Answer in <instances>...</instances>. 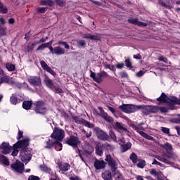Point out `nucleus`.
<instances>
[{
	"mask_svg": "<svg viewBox=\"0 0 180 180\" xmlns=\"http://www.w3.org/2000/svg\"><path fill=\"white\" fill-rule=\"evenodd\" d=\"M120 75L122 78H128L129 75L126 73V72H122L120 73Z\"/></svg>",
	"mask_w": 180,
	"mask_h": 180,
	"instance_id": "052dcab7",
	"label": "nucleus"
},
{
	"mask_svg": "<svg viewBox=\"0 0 180 180\" xmlns=\"http://www.w3.org/2000/svg\"><path fill=\"white\" fill-rule=\"evenodd\" d=\"M58 168L60 169V171L67 172V171H69L70 168H71V166L68 163H59Z\"/></svg>",
	"mask_w": 180,
	"mask_h": 180,
	"instance_id": "412c9836",
	"label": "nucleus"
},
{
	"mask_svg": "<svg viewBox=\"0 0 180 180\" xmlns=\"http://www.w3.org/2000/svg\"><path fill=\"white\" fill-rule=\"evenodd\" d=\"M146 167V161L142 160L137 164L138 168H144Z\"/></svg>",
	"mask_w": 180,
	"mask_h": 180,
	"instance_id": "09e8293b",
	"label": "nucleus"
},
{
	"mask_svg": "<svg viewBox=\"0 0 180 180\" xmlns=\"http://www.w3.org/2000/svg\"><path fill=\"white\" fill-rule=\"evenodd\" d=\"M126 67L127 68H131V61L130 60V58H127L124 61Z\"/></svg>",
	"mask_w": 180,
	"mask_h": 180,
	"instance_id": "49530a36",
	"label": "nucleus"
},
{
	"mask_svg": "<svg viewBox=\"0 0 180 180\" xmlns=\"http://www.w3.org/2000/svg\"><path fill=\"white\" fill-rule=\"evenodd\" d=\"M94 148L92 146H88L87 148L84 149V151L86 154H88V155H91L94 153Z\"/></svg>",
	"mask_w": 180,
	"mask_h": 180,
	"instance_id": "473e14b6",
	"label": "nucleus"
},
{
	"mask_svg": "<svg viewBox=\"0 0 180 180\" xmlns=\"http://www.w3.org/2000/svg\"><path fill=\"white\" fill-rule=\"evenodd\" d=\"M132 127H133L134 130H136L139 134H140V131H140V130H146V129L144 127H141V125H139V126L133 125Z\"/></svg>",
	"mask_w": 180,
	"mask_h": 180,
	"instance_id": "58836bf2",
	"label": "nucleus"
},
{
	"mask_svg": "<svg viewBox=\"0 0 180 180\" xmlns=\"http://www.w3.org/2000/svg\"><path fill=\"white\" fill-rule=\"evenodd\" d=\"M146 110L150 113H158V112H160V108L155 105H148L146 107Z\"/></svg>",
	"mask_w": 180,
	"mask_h": 180,
	"instance_id": "4be33fe9",
	"label": "nucleus"
},
{
	"mask_svg": "<svg viewBox=\"0 0 180 180\" xmlns=\"http://www.w3.org/2000/svg\"><path fill=\"white\" fill-rule=\"evenodd\" d=\"M113 177L115 180H124V177H123V175L119 171H114Z\"/></svg>",
	"mask_w": 180,
	"mask_h": 180,
	"instance_id": "bb28decb",
	"label": "nucleus"
},
{
	"mask_svg": "<svg viewBox=\"0 0 180 180\" xmlns=\"http://www.w3.org/2000/svg\"><path fill=\"white\" fill-rule=\"evenodd\" d=\"M128 22H129V23H132L133 25H136L137 26H142V27L147 26V22H140L139 21V20L136 18H130L128 20Z\"/></svg>",
	"mask_w": 180,
	"mask_h": 180,
	"instance_id": "a211bd4d",
	"label": "nucleus"
},
{
	"mask_svg": "<svg viewBox=\"0 0 180 180\" xmlns=\"http://www.w3.org/2000/svg\"><path fill=\"white\" fill-rule=\"evenodd\" d=\"M11 168L15 171V172H18V174H22L25 170V165L22 163V162L16 161L14 164L11 165Z\"/></svg>",
	"mask_w": 180,
	"mask_h": 180,
	"instance_id": "423d86ee",
	"label": "nucleus"
},
{
	"mask_svg": "<svg viewBox=\"0 0 180 180\" xmlns=\"http://www.w3.org/2000/svg\"><path fill=\"white\" fill-rule=\"evenodd\" d=\"M130 160L134 164H136V162H137V155H136L134 153H131L130 155Z\"/></svg>",
	"mask_w": 180,
	"mask_h": 180,
	"instance_id": "ea45409f",
	"label": "nucleus"
},
{
	"mask_svg": "<svg viewBox=\"0 0 180 180\" xmlns=\"http://www.w3.org/2000/svg\"><path fill=\"white\" fill-rule=\"evenodd\" d=\"M44 82L46 84V85L48 86V88H50L51 89H53V82L51 81V79H49V78H46L44 79Z\"/></svg>",
	"mask_w": 180,
	"mask_h": 180,
	"instance_id": "c9c22d12",
	"label": "nucleus"
},
{
	"mask_svg": "<svg viewBox=\"0 0 180 180\" xmlns=\"http://www.w3.org/2000/svg\"><path fill=\"white\" fill-rule=\"evenodd\" d=\"M78 44H79V46H81L82 47H84V46H86V42L84 40H80L78 41Z\"/></svg>",
	"mask_w": 180,
	"mask_h": 180,
	"instance_id": "0e129e2a",
	"label": "nucleus"
},
{
	"mask_svg": "<svg viewBox=\"0 0 180 180\" xmlns=\"http://www.w3.org/2000/svg\"><path fill=\"white\" fill-rule=\"evenodd\" d=\"M12 150H13V148H12L8 143L3 142L2 144L0 145V151L2 154H9Z\"/></svg>",
	"mask_w": 180,
	"mask_h": 180,
	"instance_id": "6e6552de",
	"label": "nucleus"
},
{
	"mask_svg": "<svg viewBox=\"0 0 180 180\" xmlns=\"http://www.w3.org/2000/svg\"><path fill=\"white\" fill-rule=\"evenodd\" d=\"M28 81L34 86H40L41 85V79H40V77L32 76L28 79Z\"/></svg>",
	"mask_w": 180,
	"mask_h": 180,
	"instance_id": "f8f14e48",
	"label": "nucleus"
},
{
	"mask_svg": "<svg viewBox=\"0 0 180 180\" xmlns=\"http://www.w3.org/2000/svg\"><path fill=\"white\" fill-rule=\"evenodd\" d=\"M102 39V35L99 34H91V40H101Z\"/></svg>",
	"mask_w": 180,
	"mask_h": 180,
	"instance_id": "79ce46f5",
	"label": "nucleus"
},
{
	"mask_svg": "<svg viewBox=\"0 0 180 180\" xmlns=\"http://www.w3.org/2000/svg\"><path fill=\"white\" fill-rule=\"evenodd\" d=\"M6 67L8 71H15V65L11 63H6Z\"/></svg>",
	"mask_w": 180,
	"mask_h": 180,
	"instance_id": "37998d69",
	"label": "nucleus"
},
{
	"mask_svg": "<svg viewBox=\"0 0 180 180\" xmlns=\"http://www.w3.org/2000/svg\"><path fill=\"white\" fill-rule=\"evenodd\" d=\"M56 2L59 6H64L65 5V3L63 0H56Z\"/></svg>",
	"mask_w": 180,
	"mask_h": 180,
	"instance_id": "864d4df0",
	"label": "nucleus"
},
{
	"mask_svg": "<svg viewBox=\"0 0 180 180\" xmlns=\"http://www.w3.org/2000/svg\"><path fill=\"white\" fill-rule=\"evenodd\" d=\"M120 109H121L122 112H124V113H134V112H137L139 109H141V106L123 104L120 106Z\"/></svg>",
	"mask_w": 180,
	"mask_h": 180,
	"instance_id": "f03ea898",
	"label": "nucleus"
},
{
	"mask_svg": "<svg viewBox=\"0 0 180 180\" xmlns=\"http://www.w3.org/2000/svg\"><path fill=\"white\" fill-rule=\"evenodd\" d=\"M41 5H44V6H53L54 1L51 0H42L41 1Z\"/></svg>",
	"mask_w": 180,
	"mask_h": 180,
	"instance_id": "7c9ffc66",
	"label": "nucleus"
},
{
	"mask_svg": "<svg viewBox=\"0 0 180 180\" xmlns=\"http://www.w3.org/2000/svg\"><path fill=\"white\" fill-rule=\"evenodd\" d=\"M160 130L165 133V134H169V129L167 128V127H162L160 128Z\"/></svg>",
	"mask_w": 180,
	"mask_h": 180,
	"instance_id": "603ef678",
	"label": "nucleus"
},
{
	"mask_svg": "<svg viewBox=\"0 0 180 180\" xmlns=\"http://www.w3.org/2000/svg\"><path fill=\"white\" fill-rule=\"evenodd\" d=\"M10 101L13 105H16V103H18V98H16V96H15V94L12 95V96L10 98Z\"/></svg>",
	"mask_w": 180,
	"mask_h": 180,
	"instance_id": "a19ab883",
	"label": "nucleus"
},
{
	"mask_svg": "<svg viewBox=\"0 0 180 180\" xmlns=\"http://www.w3.org/2000/svg\"><path fill=\"white\" fill-rule=\"evenodd\" d=\"M96 153L97 155H102L103 154V146L101 143H98L96 146Z\"/></svg>",
	"mask_w": 180,
	"mask_h": 180,
	"instance_id": "b1692460",
	"label": "nucleus"
},
{
	"mask_svg": "<svg viewBox=\"0 0 180 180\" xmlns=\"http://www.w3.org/2000/svg\"><path fill=\"white\" fill-rule=\"evenodd\" d=\"M18 153H19V150H18V148H15L14 147V150H13L11 155H13V157H16V155H18Z\"/></svg>",
	"mask_w": 180,
	"mask_h": 180,
	"instance_id": "4d7b16f0",
	"label": "nucleus"
},
{
	"mask_svg": "<svg viewBox=\"0 0 180 180\" xmlns=\"http://www.w3.org/2000/svg\"><path fill=\"white\" fill-rule=\"evenodd\" d=\"M46 11H47V8H46V7H42V8H38V12H39V13H46Z\"/></svg>",
	"mask_w": 180,
	"mask_h": 180,
	"instance_id": "6e6d98bb",
	"label": "nucleus"
},
{
	"mask_svg": "<svg viewBox=\"0 0 180 180\" xmlns=\"http://www.w3.org/2000/svg\"><path fill=\"white\" fill-rule=\"evenodd\" d=\"M22 108L26 110H29L32 108V101H24L22 103Z\"/></svg>",
	"mask_w": 180,
	"mask_h": 180,
	"instance_id": "2f4dec72",
	"label": "nucleus"
},
{
	"mask_svg": "<svg viewBox=\"0 0 180 180\" xmlns=\"http://www.w3.org/2000/svg\"><path fill=\"white\" fill-rule=\"evenodd\" d=\"M39 41H34L31 45L28 46V49L30 51L33 50V49H34V46H37V44H39Z\"/></svg>",
	"mask_w": 180,
	"mask_h": 180,
	"instance_id": "c03bdc74",
	"label": "nucleus"
},
{
	"mask_svg": "<svg viewBox=\"0 0 180 180\" xmlns=\"http://www.w3.org/2000/svg\"><path fill=\"white\" fill-rule=\"evenodd\" d=\"M130 148H131V143L130 142H127L126 144L121 146L122 153H126V151L130 150Z\"/></svg>",
	"mask_w": 180,
	"mask_h": 180,
	"instance_id": "a878e982",
	"label": "nucleus"
},
{
	"mask_svg": "<svg viewBox=\"0 0 180 180\" xmlns=\"http://www.w3.org/2000/svg\"><path fill=\"white\" fill-rule=\"evenodd\" d=\"M54 54L56 56H63L65 54V49L61 46L54 47Z\"/></svg>",
	"mask_w": 180,
	"mask_h": 180,
	"instance_id": "aec40b11",
	"label": "nucleus"
},
{
	"mask_svg": "<svg viewBox=\"0 0 180 180\" xmlns=\"http://www.w3.org/2000/svg\"><path fill=\"white\" fill-rule=\"evenodd\" d=\"M40 64L43 70L47 71V72H49V74H51V75H56V72H54V70H53L51 68L49 67V65H47V63H46L44 60H41Z\"/></svg>",
	"mask_w": 180,
	"mask_h": 180,
	"instance_id": "dca6fc26",
	"label": "nucleus"
},
{
	"mask_svg": "<svg viewBox=\"0 0 180 180\" xmlns=\"http://www.w3.org/2000/svg\"><path fill=\"white\" fill-rule=\"evenodd\" d=\"M98 109L100 110L101 117L104 119L105 122H108V123H112V122H113V118L108 115V113L105 112V110H103V108H102V107H98Z\"/></svg>",
	"mask_w": 180,
	"mask_h": 180,
	"instance_id": "ddd939ff",
	"label": "nucleus"
},
{
	"mask_svg": "<svg viewBox=\"0 0 180 180\" xmlns=\"http://www.w3.org/2000/svg\"><path fill=\"white\" fill-rule=\"evenodd\" d=\"M159 111H160L162 113H167V112H168V108L161 107L159 108Z\"/></svg>",
	"mask_w": 180,
	"mask_h": 180,
	"instance_id": "e2e57ef3",
	"label": "nucleus"
},
{
	"mask_svg": "<svg viewBox=\"0 0 180 180\" xmlns=\"http://www.w3.org/2000/svg\"><path fill=\"white\" fill-rule=\"evenodd\" d=\"M143 75H144V72H143V70H141V71L136 72V76L138 77V78L143 77Z\"/></svg>",
	"mask_w": 180,
	"mask_h": 180,
	"instance_id": "bf43d9fd",
	"label": "nucleus"
},
{
	"mask_svg": "<svg viewBox=\"0 0 180 180\" xmlns=\"http://www.w3.org/2000/svg\"><path fill=\"white\" fill-rule=\"evenodd\" d=\"M179 117L174 120V123H180V114L178 115Z\"/></svg>",
	"mask_w": 180,
	"mask_h": 180,
	"instance_id": "774afa93",
	"label": "nucleus"
},
{
	"mask_svg": "<svg viewBox=\"0 0 180 180\" xmlns=\"http://www.w3.org/2000/svg\"><path fill=\"white\" fill-rule=\"evenodd\" d=\"M110 137L113 141H117V139L116 138V134H115L112 131H110L109 132Z\"/></svg>",
	"mask_w": 180,
	"mask_h": 180,
	"instance_id": "a18cd8bd",
	"label": "nucleus"
},
{
	"mask_svg": "<svg viewBox=\"0 0 180 180\" xmlns=\"http://www.w3.org/2000/svg\"><path fill=\"white\" fill-rule=\"evenodd\" d=\"M105 161L96 160L94 162L96 169H103L105 168Z\"/></svg>",
	"mask_w": 180,
	"mask_h": 180,
	"instance_id": "6ab92c4d",
	"label": "nucleus"
},
{
	"mask_svg": "<svg viewBox=\"0 0 180 180\" xmlns=\"http://www.w3.org/2000/svg\"><path fill=\"white\" fill-rule=\"evenodd\" d=\"M105 161H107L108 165L111 167V169L113 172L116 171V169L117 168V163H116V161L112 158V156L110 155H107Z\"/></svg>",
	"mask_w": 180,
	"mask_h": 180,
	"instance_id": "1a4fd4ad",
	"label": "nucleus"
},
{
	"mask_svg": "<svg viewBox=\"0 0 180 180\" xmlns=\"http://www.w3.org/2000/svg\"><path fill=\"white\" fill-rule=\"evenodd\" d=\"M105 68H108L111 71H115V66H113V65H110L107 64V65H105Z\"/></svg>",
	"mask_w": 180,
	"mask_h": 180,
	"instance_id": "680f3d73",
	"label": "nucleus"
},
{
	"mask_svg": "<svg viewBox=\"0 0 180 180\" xmlns=\"http://www.w3.org/2000/svg\"><path fill=\"white\" fill-rule=\"evenodd\" d=\"M83 39H90L91 40L92 39V34H84L82 35Z\"/></svg>",
	"mask_w": 180,
	"mask_h": 180,
	"instance_id": "5fc2aeb1",
	"label": "nucleus"
},
{
	"mask_svg": "<svg viewBox=\"0 0 180 180\" xmlns=\"http://www.w3.org/2000/svg\"><path fill=\"white\" fill-rule=\"evenodd\" d=\"M150 175H153L154 176H155V178H157V179L158 178H160V175H162V172H157V170H155V169H150Z\"/></svg>",
	"mask_w": 180,
	"mask_h": 180,
	"instance_id": "c756f323",
	"label": "nucleus"
},
{
	"mask_svg": "<svg viewBox=\"0 0 180 180\" xmlns=\"http://www.w3.org/2000/svg\"><path fill=\"white\" fill-rule=\"evenodd\" d=\"M6 27L0 26V34H2L3 36H4V34H6Z\"/></svg>",
	"mask_w": 180,
	"mask_h": 180,
	"instance_id": "3c124183",
	"label": "nucleus"
},
{
	"mask_svg": "<svg viewBox=\"0 0 180 180\" xmlns=\"http://www.w3.org/2000/svg\"><path fill=\"white\" fill-rule=\"evenodd\" d=\"M53 147H55L57 151H61V150H63V144L61 143L58 141L53 142L49 139V141H46V148H53Z\"/></svg>",
	"mask_w": 180,
	"mask_h": 180,
	"instance_id": "20e7f679",
	"label": "nucleus"
},
{
	"mask_svg": "<svg viewBox=\"0 0 180 180\" xmlns=\"http://www.w3.org/2000/svg\"><path fill=\"white\" fill-rule=\"evenodd\" d=\"M74 120L75 123H78L79 124H84L86 127H89V129H92L94 127V124H91V122H87L84 120L82 118H79L78 117H74Z\"/></svg>",
	"mask_w": 180,
	"mask_h": 180,
	"instance_id": "2eb2a0df",
	"label": "nucleus"
},
{
	"mask_svg": "<svg viewBox=\"0 0 180 180\" xmlns=\"http://www.w3.org/2000/svg\"><path fill=\"white\" fill-rule=\"evenodd\" d=\"M35 112H37V113H40L41 115L47 112V109L46 108V105L44 104V102L38 101L36 103Z\"/></svg>",
	"mask_w": 180,
	"mask_h": 180,
	"instance_id": "0eeeda50",
	"label": "nucleus"
},
{
	"mask_svg": "<svg viewBox=\"0 0 180 180\" xmlns=\"http://www.w3.org/2000/svg\"><path fill=\"white\" fill-rule=\"evenodd\" d=\"M114 129L118 131H124L125 133H127V128L123 125L122 123L118 122H115Z\"/></svg>",
	"mask_w": 180,
	"mask_h": 180,
	"instance_id": "f3484780",
	"label": "nucleus"
},
{
	"mask_svg": "<svg viewBox=\"0 0 180 180\" xmlns=\"http://www.w3.org/2000/svg\"><path fill=\"white\" fill-rule=\"evenodd\" d=\"M54 89L57 94H63V89L60 87H54Z\"/></svg>",
	"mask_w": 180,
	"mask_h": 180,
	"instance_id": "69168bd1",
	"label": "nucleus"
},
{
	"mask_svg": "<svg viewBox=\"0 0 180 180\" xmlns=\"http://www.w3.org/2000/svg\"><path fill=\"white\" fill-rule=\"evenodd\" d=\"M29 146V139H25L22 141L17 142L14 144L15 148H21L22 151H25V149Z\"/></svg>",
	"mask_w": 180,
	"mask_h": 180,
	"instance_id": "9d476101",
	"label": "nucleus"
},
{
	"mask_svg": "<svg viewBox=\"0 0 180 180\" xmlns=\"http://www.w3.org/2000/svg\"><path fill=\"white\" fill-rule=\"evenodd\" d=\"M94 131L96 132V134L99 140H103V141H108V140H109V135H108V134H106V132L103 131L102 129L96 127L94 128Z\"/></svg>",
	"mask_w": 180,
	"mask_h": 180,
	"instance_id": "39448f33",
	"label": "nucleus"
},
{
	"mask_svg": "<svg viewBox=\"0 0 180 180\" xmlns=\"http://www.w3.org/2000/svg\"><path fill=\"white\" fill-rule=\"evenodd\" d=\"M123 67H124V63H117L115 65L116 68H118V70H122V68H123Z\"/></svg>",
	"mask_w": 180,
	"mask_h": 180,
	"instance_id": "13d9d810",
	"label": "nucleus"
},
{
	"mask_svg": "<svg viewBox=\"0 0 180 180\" xmlns=\"http://www.w3.org/2000/svg\"><path fill=\"white\" fill-rule=\"evenodd\" d=\"M0 161L3 164H4V165H9V160H8L4 155H0Z\"/></svg>",
	"mask_w": 180,
	"mask_h": 180,
	"instance_id": "72a5a7b5",
	"label": "nucleus"
},
{
	"mask_svg": "<svg viewBox=\"0 0 180 180\" xmlns=\"http://www.w3.org/2000/svg\"><path fill=\"white\" fill-rule=\"evenodd\" d=\"M28 180H40V178H39V176H30L28 178Z\"/></svg>",
	"mask_w": 180,
	"mask_h": 180,
	"instance_id": "338daca9",
	"label": "nucleus"
},
{
	"mask_svg": "<svg viewBox=\"0 0 180 180\" xmlns=\"http://www.w3.org/2000/svg\"><path fill=\"white\" fill-rule=\"evenodd\" d=\"M52 44L53 41L42 44L41 45H39V47L37 49V51H39L40 50H44V49H47L49 46H51Z\"/></svg>",
	"mask_w": 180,
	"mask_h": 180,
	"instance_id": "cd10ccee",
	"label": "nucleus"
},
{
	"mask_svg": "<svg viewBox=\"0 0 180 180\" xmlns=\"http://www.w3.org/2000/svg\"><path fill=\"white\" fill-rule=\"evenodd\" d=\"M158 60H160V61L165 63L166 64H171V63L168 61V59H167V58H165L164 56L159 57Z\"/></svg>",
	"mask_w": 180,
	"mask_h": 180,
	"instance_id": "de8ad7c7",
	"label": "nucleus"
},
{
	"mask_svg": "<svg viewBox=\"0 0 180 180\" xmlns=\"http://www.w3.org/2000/svg\"><path fill=\"white\" fill-rule=\"evenodd\" d=\"M161 148H164L165 150H172V146L169 143H166L165 144L160 145Z\"/></svg>",
	"mask_w": 180,
	"mask_h": 180,
	"instance_id": "e433bc0d",
	"label": "nucleus"
},
{
	"mask_svg": "<svg viewBox=\"0 0 180 180\" xmlns=\"http://www.w3.org/2000/svg\"><path fill=\"white\" fill-rule=\"evenodd\" d=\"M20 158L22 162L27 164L32 160V154L27 153V151L22 150L20 153Z\"/></svg>",
	"mask_w": 180,
	"mask_h": 180,
	"instance_id": "9b49d317",
	"label": "nucleus"
},
{
	"mask_svg": "<svg viewBox=\"0 0 180 180\" xmlns=\"http://www.w3.org/2000/svg\"><path fill=\"white\" fill-rule=\"evenodd\" d=\"M102 178L104 180H112V173L109 171H105L102 174Z\"/></svg>",
	"mask_w": 180,
	"mask_h": 180,
	"instance_id": "393cba45",
	"label": "nucleus"
},
{
	"mask_svg": "<svg viewBox=\"0 0 180 180\" xmlns=\"http://www.w3.org/2000/svg\"><path fill=\"white\" fill-rule=\"evenodd\" d=\"M0 13H8V8L1 2H0Z\"/></svg>",
	"mask_w": 180,
	"mask_h": 180,
	"instance_id": "4c0bfd02",
	"label": "nucleus"
},
{
	"mask_svg": "<svg viewBox=\"0 0 180 180\" xmlns=\"http://www.w3.org/2000/svg\"><path fill=\"white\" fill-rule=\"evenodd\" d=\"M3 82H6V84H14L13 80L9 76L6 75L5 73L1 77Z\"/></svg>",
	"mask_w": 180,
	"mask_h": 180,
	"instance_id": "5701e85b",
	"label": "nucleus"
},
{
	"mask_svg": "<svg viewBox=\"0 0 180 180\" xmlns=\"http://www.w3.org/2000/svg\"><path fill=\"white\" fill-rule=\"evenodd\" d=\"M66 144L71 146V147H77L79 144V139L77 136H71L70 139L66 141Z\"/></svg>",
	"mask_w": 180,
	"mask_h": 180,
	"instance_id": "4468645a",
	"label": "nucleus"
},
{
	"mask_svg": "<svg viewBox=\"0 0 180 180\" xmlns=\"http://www.w3.org/2000/svg\"><path fill=\"white\" fill-rule=\"evenodd\" d=\"M90 77L91 78H93L94 81L95 82H97V84H101L102 81H103V78H108L109 77V75L108 72L105 71H101L98 73H95L92 72V70L90 71Z\"/></svg>",
	"mask_w": 180,
	"mask_h": 180,
	"instance_id": "f257e3e1",
	"label": "nucleus"
},
{
	"mask_svg": "<svg viewBox=\"0 0 180 180\" xmlns=\"http://www.w3.org/2000/svg\"><path fill=\"white\" fill-rule=\"evenodd\" d=\"M40 169L44 171L45 172H49L51 175H53L54 173L51 171V169L49 168L47 166H40Z\"/></svg>",
	"mask_w": 180,
	"mask_h": 180,
	"instance_id": "f704fd0d",
	"label": "nucleus"
},
{
	"mask_svg": "<svg viewBox=\"0 0 180 180\" xmlns=\"http://www.w3.org/2000/svg\"><path fill=\"white\" fill-rule=\"evenodd\" d=\"M58 44H63L65 49H67L68 50L70 49V45H68V44H67V42H65V41H59L58 42Z\"/></svg>",
	"mask_w": 180,
	"mask_h": 180,
	"instance_id": "8fccbe9b",
	"label": "nucleus"
},
{
	"mask_svg": "<svg viewBox=\"0 0 180 180\" xmlns=\"http://www.w3.org/2000/svg\"><path fill=\"white\" fill-rule=\"evenodd\" d=\"M51 137H52V139H55V140L61 141V140L65 137V132L63 129L55 128L53 134L51 135Z\"/></svg>",
	"mask_w": 180,
	"mask_h": 180,
	"instance_id": "7ed1b4c3",
	"label": "nucleus"
},
{
	"mask_svg": "<svg viewBox=\"0 0 180 180\" xmlns=\"http://www.w3.org/2000/svg\"><path fill=\"white\" fill-rule=\"evenodd\" d=\"M139 134L142 136V137H144V139H146V140H150V141H155V139H154V137L147 134L144 131H139Z\"/></svg>",
	"mask_w": 180,
	"mask_h": 180,
	"instance_id": "c85d7f7f",
	"label": "nucleus"
}]
</instances>
